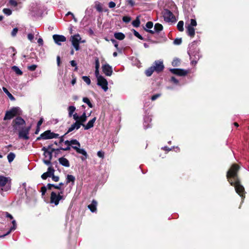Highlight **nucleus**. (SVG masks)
<instances>
[{
    "mask_svg": "<svg viewBox=\"0 0 249 249\" xmlns=\"http://www.w3.org/2000/svg\"><path fill=\"white\" fill-rule=\"evenodd\" d=\"M239 166L237 164H233L227 174V178L231 185L234 186L236 192L242 198L245 197L244 187L240 183V181L237 176V172Z\"/></svg>",
    "mask_w": 249,
    "mask_h": 249,
    "instance_id": "f257e3e1",
    "label": "nucleus"
},
{
    "mask_svg": "<svg viewBox=\"0 0 249 249\" xmlns=\"http://www.w3.org/2000/svg\"><path fill=\"white\" fill-rule=\"evenodd\" d=\"M12 179L9 177L0 175V194L3 196V193L11 189Z\"/></svg>",
    "mask_w": 249,
    "mask_h": 249,
    "instance_id": "f03ea898",
    "label": "nucleus"
},
{
    "mask_svg": "<svg viewBox=\"0 0 249 249\" xmlns=\"http://www.w3.org/2000/svg\"><path fill=\"white\" fill-rule=\"evenodd\" d=\"M64 190H62L60 192H52L50 196V203L54 204L55 206L58 205L60 201L64 200L65 199V196L63 195Z\"/></svg>",
    "mask_w": 249,
    "mask_h": 249,
    "instance_id": "7ed1b4c3",
    "label": "nucleus"
},
{
    "mask_svg": "<svg viewBox=\"0 0 249 249\" xmlns=\"http://www.w3.org/2000/svg\"><path fill=\"white\" fill-rule=\"evenodd\" d=\"M59 136V134L52 132L50 130H47L42 133L39 137H37L36 141H39L41 139L48 140L53 138H57Z\"/></svg>",
    "mask_w": 249,
    "mask_h": 249,
    "instance_id": "20e7f679",
    "label": "nucleus"
},
{
    "mask_svg": "<svg viewBox=\"0 0 249 249\" xmlns=\"http://www.w3.org/2000/svg\"><path fill=\"white\" fill-rule=\"evenodd\" d=\"M31 126L23 127L18 131V138L24 140H28L29 139V134L31 129Z\"/></svg>",
    "mask_w": 249,
    "mask_h": 249,
    "instance_id": "39448f33",
    "label": "nucleus"
},
{
    "mask_svg": "<svg viewBox=\"0 0 249 249\" xmlns=\"http://www.w3.org/2000/svg\"><path fill=\"white\" fill-rule=\"evenodd\" d=\"M12 123L14 128L18 130L25 124V121L21 117H18L13 120Z\"/></svg>",
    "mask_w": 249,
    "mask_h": 249,
    "instance_id": "423d86ee",
    "label": "nucleus"
},
{
    "mask_svg": "<svg viewBox=\"0 0 249 249\" xmlns=\"http://www.w3.org/2000/svg\"><path fill=\"white\" fill-rule=\"evenodd\" d=\"M188 53L190 56L192 65H196L197 60L200 58V55L197 51L192 52L191 50L188 51Z\"/></svg>",
    "mask_w": 249,
    "mask_h": 249,
    "instance_id": "0eeeda50",
    "label": "nucleus"
},
{
    "mask_svg": "<svg viewBox=\"0 0 249 249\" xmlns=\"http://www.w3.org/2000/svg\"><path fill=\"white\" fill-rule=\"evenodd\" d=\"M81 39V38L79 34L71 36V41L72 45L76 51L79 50V42Z\"/></svg>",
    "mask_w": 249,
    "mask_h": 249,
    "instance_id": "6e6552de",
    "label": "nucleus"
},
{
    "mask_svg": "<svg viewBox=\"0 0 249 249\" xmlns=\"http://www.w3.org/2000/svg\"><path fill=\"white\" fill-rule=\"evenodd\" d=\"M97 85L100 86L102 89L107 91L108 89V82L103 76H99L97 79Z\"/></svg>",
    "mask_w": 249,
    "mask_h": 249,
    "instance_id": "1a4fd4ad",
    "label": "nucleus"
},
{
    "mask_svg": "<svg viewBox=\"0 0 249 249\" xmlns=\"http://www.w3.org/2000/svg\"><path fill=\"white\" fill-rule=\"evenodd\" d=\"M18 111V108L14 107L12 108L11 110L6 111L4 117V120H7L11 119L17 114Z\"/></svg>",
    "mask_w": 249,
    "mask_h": 249,
    "instance_id": "9d476101",
    "label": "nucleus"
},
{
    "mask_svg": "<svg viewBox=\"0 0 249 249\" xmlns=\"http://www.w3.org/2000/svg\"><path fill=\"white\" fill-rule=\"evenodd\" d=\"M164 19L166 21H173L175 19L173 13L169 10L166 9L163 12Z\"/></svg>",
    "mask_w": 249,
    "mask_h": 249,
    "instance_id": "9b49d317",
    "label": "nucleus"
},
{
    "mask_svg": "<svg viewBox=\"0 0 249 249\" xmlns=\"http://www.w3.org/2000/svg\"><path fill=\"white\" fill-rule=\"evenodd\" d=\"M154 67V70L157 72H159L161 71L164 69V65L163 64V61L160 60H157L155 61L152 66Z\"/></svg>",
    "mask_w": 249,
    "mask_h": 249,
    "instance_id": "f8f14e48",
    "label": "nucleus"
},
{
    "mask_svg": "<svg viewBox=\"0 0 249 249\" xmlns=\"http://www.w3.org/2000/svg\"><path fill=\"white\" fill-rule=\"evenodd\" d=\"M53 38L54 42L58 45H61L62 42L66 41V37L63 35H54L53 36Z\"/></svg>",
    "mask_w": 249,
    "mask_h": 249,
    "instance_id": "ddd939ff",
    "label": "nucleus"
},
{
    "mask_svg": "<svg viewBox=\"0 0 249 249\" xmlns=\"http://www.w3.org/2000/svg\"><path fill=\"white\" fill-rule=\"evenodd\" d=\"M102 71L107 76H110L112 73V67L108 64L102 66Z\"/></svg>",
    "mask_w": 249,
    "mask_h": 249,
    "instance_id": "4468645a",
    "label": "nucleus"
},
{
    "mask_svg": "<svg viewBox=\"0 0 249 249\" xmlns=\"http://www.w3.org/2000/svg\"><path fill=\"white\" fill-rule=\"evenodd\" d=\"M170 71L172 73L179 76H184L187 74V71L182 69H172Z\"/></svg>",
    "mask_w": 249,
    "mask_h": 249,
    "instance_id": "2eb2a0df",
    "label": "nucleus"
},
{
    "mask_svg": "<svg viewBox=\"0 0 249 249\" xmlns=\"http://www.w3.org/2000/svg\"><path fill=\"white\" fill-rule=\"evenodd\" d=\"M54 169L50 166L48 168L47 171L42 175L41 178L43 179H46L48 177H51L52 175H53L54 174Z\"/></svg>",
    "mask_w": 249,
    "mask_h": 249,
    "instance_id": "dca6fc26",
    "label": "nucleus"
},
{
    "mask_svg": "<svg viewBox=\"0 0 249 249\" xmlns=\"http://www.w3.org/2000/svg\"><path fill=\"white\" fill-rule=\"evenodd\" d=\"M82 125L79 123L78 121L75 122L73 124L71 125V126L68 128V131L66 134H68L74 130H78L80 128Z\"/></svg>",
    "mask_w": 249,
    "mask_h": 249,
    "instance_id": "f3484780",
    "label": "nucleus"
},
{
    "mask_svg": "<svg viewBox=\"0 0 249 249\" xmlns=\"http://www.w3.org/2000/svg\"><path fill=\"white\" fill-rule=\"evenodd\" d=\"M96 120V118L94 117L92 119H91V120L89 121V122L87 123V124H83V126L84 127V129L88 130V129L92 128L94 125V124Z\"/></svg>",
    "mask_w": 249,
    "mask_h": 249,
    "instance_id": "a211bd4d",
    "label": "nucleus"
},
{
    "mask_svg": "<svg viewBox=\"0 0 249 249\" xmlns=\"http://www.w3.org/2000/svg\"><path fill=\"white\" fill-rule=\"evenodd\" d=\"M95 74L97 78V79H98L99 76H102V75H100L99 74V69L100 67V62H99L98 58L96 57L95 58Z\"/></svg>",
    "mask_w": 249,
    "mask_h": 249,
    "instance_id": "6ab92c4d",
    "label": "nucleus"
},
{
    "mask_svg": "<svg viewBox=\"0 0 249 249\" xmlns=\"http://www.w3.org/2000/svg\"><path fill=\"white\" fill-rule=\"evenodd\" d=\"M58 161L60 164H61L62 165H63L65 167H69L70 166V162H69V160L65 158H64V157L60 158L58 159Z\"/></svg>",
    "mask_w": 249,
    "mask_h": 249,
    "instance_id": "aec40b11",
    "label": "nucleus"
},
{
    "mask_svg": "<svg viewBox=\"0 0 249 249\" xmlns=\"http://www.w3.org/2000/svg\"><path fill=\"white\" fill-rule=\"evenodd\" d=\"M72 148L76 150V151L79 154H81L85 156V159H86L88 157L87 152L84 149H80V147L76 146H72Z\"/></svg>",
    "mask_w": 249,
    "mask_h": 249,
    "instance_id": "412c9836",
    "label": "nucleus"
},
{
    "mask_svg": "<svg viewBox=\"0 0 249 249\" xmlns=\"http://www.w3.org/2000/svg\"><path fill=\"white\" fill-rule=\"evenodd\" d=\"M187 29V33L188 36L191 37H194L195 34V31L194 27H191V26H187L186 27Z\"/></svg>",
    "mask_w": 249,
    "mask_h": 249,
    "instance_id": "4be33fe9",
    "label": "nucleus"
},
{
    "mask_svg": "<svg viewBox=\"0 0 249 249\" xmlns=\"http://www.w3.org/2000/svg\"><path fill=\"white\" fill-rule=\"evenodd\" d=\"M97 205V202L93 200H92L91 203L88 205V208L90 209L91 212L93 213L96 211Z\"/></svg>",
    "mask_w": 249,
    "mask_h": 249,
    "instance_id": "5701e85b",
    "label": "nucleus"
},
{
    "mask_svg": "<svg viewBox=\"0 0 249 249\" xmlns=\"http://www.w3.org/2000/svg\"><path fill=\"white\" fill-rule=\"evenodd\" d=\"M55 150H56V149L52 148L50 151L44 152V155L45 156V159H49V160H52L53 157V152H54Z\"/></svg>",
    "mask_w": 249,
    "mask_h": 249,
    "instance_id": "b1692460",
    "label": "nucleus"
},
{
    "mask_svg": "<svg viewBox=\"0 0 249 249\" xmlns=\"http://www.w3.org/2000/svg\"><path fill=\"white\" fill-rule=\"evenodd\" d=\"M87 119V116L85 112H84L81 116H79V119L78 122L83 126L84 123H85Z\"/></svg>",
    "mask_w": 249,
    "mask_h": 249,
    "instance_id": "393cba45",
    "label": "nucleus"
},
{
    "mask_svg": "<svg viewBox=\"0 0 249 249\" xmlns=\"http://www.w3.org/2000/svg\"><path fill=\"white\" fill-rule=\"evenodd\" d=\"M114 36L116 39L120 40H123L125 38V35L121 32L115 33Z\"/></svg>",
    "mask_w": 249,
    "mask_h": 249,
    "instance_id": "a878e982",
    "label": "nucleus"
},
{
    "mask_svg": "<svg viewBox=\"0 0 249 249\" xmlns=\"http://www.w3.org/2000/svg\"><path fill=\"white\" fill-rule=\"evenodd\" d=\"M75 179V178L73 176L71 175H67V178H66V184H67L71 182L72 184L73 185Z\"/></svg>",
    "mask_w": 249,
    "mask_h": 249,
    "instance_id": "bb28decb",
    "label": "nucleus"
},
{
    "mask_svg": "<svg viewBox=\"0 0 249 249\" xmlns=\"http://www.w3.org/2000/svg\"><path fill=\"white\" fill-rule=\"evenodd\" d=\"M68 110L69 112V117H71L76 110V107L73 106H71L68 107Z\"/></svg>",
    "mask_w": 249,
    "mask_h": 249,
    "instance_id": "cd10ccee",
    "label": "nucleus"
},
{
    "mask_svg": "<svg viewBox=\"0 0 249 249\" xmlns=\"http://www.w3.org/2000/svg\"><path fill=\"white\" fill-rule=\"evenodd\" d=\"M2 89H3V91L4 92V93L8 96V97L12 101H14L15 100V97L12 95L11 93H10L9 92V91L8 90V89L6 88L3 87L2 88Z\"/></svg>",
    "mask_w": 249,
    "mask_h": 249,
    "instance_id": "c85d7f7f",
    "label": "nucleus"
},
{
    "mask_svg": "<svg viewBox=\"0 0 249 249\" xmlns=\"http://www.w3.org/2000/svg\"><path fill=\"white\" fill-rule=\"evenodd\" d=\"M163 29V26L160 23H156L154 26V30L156 32L159 33Z\"/></svg>",
    "mask_w": 249,
    "mask_h": 249,
    "instance_id": "c756f323",
    "label": "nucleus"
},
{
    "mask_svg": "<svg viewBox=\"0 0 249 249\" xmlns=\"http://www.w3.org/2000/svg\"><path fill=\"white\" fill-rule=\"evenodd\" d=\"M151 120L149 117H146L144 118V121L143 123V126L145 129L149 127L151 125L149 124V122Z\"/></svg>",
    "mask_w": 249,
    "mask_h": 249,
    "instance_id": "7c9ffc66",
    "label": "nucleus"
},
{
    "mask_svg": "<svg viewBox=\"0 0 249 249\" xmlns=\"http://www.w3.org/2000/svg\"><path fill=\"white\" fill-rule=\"evenodd\" d=\"M154 71H155L154 70V67L151 66L145 71V73L146 76H150Z\"/></svg>",
    "mask_w": 249,
    "mask_h": 249,
    "instance_id": "2f4dec72",
    "label": "nucleus"
},
{
    "mask_svg": "<svg viewBox=\"0 0 249 249\" xmlns=\"http://www.w3.org/2000/svg\"><path fill=\"white\" fill-rule=\"evenodd\" d=\"M16 156L15 154L13 152H10L8 155H7V159L9 161V162L11 163L12 161H13L15 158Z\"/></svg>",
    "mask_w": 249,
    "mask_h": 249,
    "instance_id": "473e14b6",
    "label": "nucleus"
},
{
    "mask_svg": "<svg viewBox=\"0 0 249 249\" xmlns=\"http://www.w3.org/2000/svg\"><path fill=\"white\" fill-rule=\"evenodd\" d=\"M12 69L18 75H20L22 74V71L19 69L18 67L14 66L12 67Z\"/></svg>",
    "mask_w": 249,
    "mask_h": 249,
    "instance_id": "72a5a7b5",
    "label": "nucleus"
},
{
    "mask_svg": "<svg viewBox=\"0 0 249 249\" xmlns=\"http://www.w3.org/2000/svg\"><path fill=\"white\" fill-rule=\"evenodd\" d=\"M71 147L72 148V146H76L78 147H80V143L79 142L76 140H71Z\"/></svg>",
    "mask_w": 249,
    "mask_h": 249,
    "instance_id": "f704fd0d",
    "label": "nucleus"
},
{
    "mask_svg": "<svg viewBox=\"0 0 249 249\" xmlns=\"http://www.w3.org/2000/svg\"><path fill=\"white\" fill-rule=\"evenodd\" d=\"M184 22L183 21H179L177 24V28L179 31L182 32L183 28Z\"/></svg>",
    "mask_w": 249,
    "mask_h": 249,
    "instance_id": "c9c22d12",
    "label": "nucleus"
},
{
    "mask_svg": "<svg viewBox=\"0 0 249 249\" xmlns=\"http://www.w3.org/2000/svg\"><path fill=\"white\" fill-rule=\"evenodd\" d=\"M83 101L85 103H86L90 108H92L93 107L92 104L90 102L89 99L87 97H84L83 98Z\"/></svg>",
    "mask_w": 249,
    "mask_h": 249,
    "instance_id": "e433bc0d",
    "label": "nucleus"
},
{
    "mask_svg": "<svg viewBox=\"0 0 249 249\" xmlns=\"http://www.w3.org/2000/svg\"><path fill=\"white\" fill-rule=\"evenodd\" d=\"M13 226L10 228V229L7 231V234H10V232L16 230V222L15 220H13L12 222Z\"/></svg>",
    "mask_w": 249,
    "mask_h": 249,
    "instance_id": "4c0bfd02",
    "label": "nucleus"
},
{
    "mask_svg": "<svg viewBox=\"0 0 249 249\" xmlns=\"http://www.w3.org/2000/svg\"><path fill=\"white\" fill-rule=\"evenodd\" d=\"M140 21L138 19V18H137L136 19L133 21V22H132V25L135 27H138L140 26Z\"/></svg>",
    "mask_w": 249,
    "mask_h": 249,
    "instance_id": "58836bf2",
    "label": "nucleus"
},
{
    "mask_svg": "<svg viewBox=\"0 0 249 249\" xmlns=\"http://www.w3.org/2000/svg\"><path fill=\"white\" fill-rule=\"evenodd\" d=\"M3 12L4 14H5L7 16H10V15L12 14V11L10 9H8V8L3 9Z\"/></svg>",
    "mask_w": 249,
    "mask_h": 249,
    "instance_id": "ea45409f",
    "label": "nucleus"
},
{
    "mask_svg": "<svg viewBox=\"0 0 249 249\" xmlns=\"http://www.w3.org/2000/svg\"><path fill=\"white\" fill-rule=\"evenodd\" d=\"M82 79L88 85H89L91 83L90 78L86 76H83Z\"/></svg>",
    "mask_w": 249,
    "mask_h": 249,
    "instance_id": "a19ab883",
    "label": "nucleus"
},
{
    "mask_svg": "<svg viewBox=\"0 0 249 249\" xmlns=\"http://www.w3.org/2000/svg\"><path fill=\"white\" fill-rule=\"evenodd\" d=\"M95 8L98 12H101L103 11L102 5L99 2L96 4Z\"/></svg>",
    "mask_w": 249,
    "mask_h": 249,
    "instance_id": "79ce46f5",
    "label": "nucleus"
},
{
    "mask_svg": "<svg viewBox=\"0 0 249 249\" xmlns=\"http://www.w3.org/2000/svg\"><path fill=\"white\" fill-rule=\"evenodd\" d=\"M179 63H180V61L178 59H175L173 61L172 64L173 66H174V67H177L178 66Z\"/></svg>",
    "mask_w": 249,
    "mask_h": 249,
    "instance_id": "37998d69",
    "label": "nucleus"
},
{
    "mask_svg": "<svg viewBox=\"0 0 249 249\" xmlns=\"http://www.w3.org/2000/svg\"><path fill=\"white\" fill-rule=\"evenodd\" d=\"M111 41L114 44V46L117 49V50L119 51H121V50L118 47V43L117 41L114 39H111Z\"/></svg>",
    "mask_w": 249,
    "mask_h": 249,
    "instance_id": "c03bdc74",
    "label": "nucleus"
},
{
    "mask_svg": "<svg viewBox=\"0 0 249 249\" xmlns=\"http://www.w3.org/2000/svg\"><path fill=\"white\" fill-rule=\"evenodd\" d=\"M146 28L148 29H151L153 26V23L152 21H148L146 24Z\"/></svg>",
    "mask_w": 249,
    "mask_h": 249,
    "instance_id": "a18cd8bd",
    "label": "nucleus"
},
{
    "mask_svg": "<svg viewBox=\"0 0 249 249\" xmlns=\"http://www.w3.org/2000/svg\"><path fill=\"white\" fill-rule=\"evenodd\" d=\"M133 33H134V35L135 36L137 37L138 38H139L141 40L143 39V38L142 37V36L136 31L134 30Z\"/></svg>",
    "mask_w": 249,
    "mask_h": 249,
    "instance_id": "49530a36",
    "label": "nucleus"
},
{
    "mask_svg": "<svg viewBox=\"0 0 249 249\" xmlns=\"http://www.w3.org/2000/svg\"><path fill=\"white\" fill-rule=\"evenodd\" d=\"M197 25L196 21L194 19H191V23L188 26H191V27H194V26H196Z\"/></svg>",
    "mask_w": 249,
    "mask_h": 249,
    "instance_id": "de8ad7c7",
    "label": "nucleus"
},
{
    "mask_svg": "<svg viewBox=\"0 0 249 249\" xmlns=\"http://www.w3.org/2000/svg\"><path fill=\"white\" fill-rule=\"evenodd\" d=\"M9 3L10 5L15 7L18 5V2L16 0H9Z\"/></svg>",
    "mask_w": 249,
    "mask_h": 249,
    "instance_id": "09e8293b",
    "label": "nucleus"
},
{
    "mask_svg": "<svg viewBox=\"0 0 249 249\" xmlns=\"http://www.w3.org/2000/svg\"><path fill=\"white\" fill-rule=\"evenodd\" d=\"M36 68H37V65H35V64L28 66V69L31 71H35Z\"/></svg>",
    "mask_w": 249,
    "mask_h": 249,
    "instance_id": "8fccbe9b",
    "label": "nucleus"
},
{
    "mask_svg": "<svg viewBox=\"0 0 249 249\" xmlns=\"http://www.w3.org/2000/svg\"><path fill=\"white\" fill-rule=\"evenodd\" d=\"M181 42V38H176L174 41V44L175 45H180Z\"/></svg>",
    "mask_w": 249,
    "mask_h": 249,
    "instance_id": "3c124183",
    "label": "nucleus"
},
{
    "mask_svg": "<svg viewBox=\"0 0 249 249\" xmlns=\"http://www.w3.org/2000/svg\"><path fill=\"white\" fill-rule=\"evenodd\" d=\"M18 31V29L17 28H14L11 32V36L13 37L17 35Z\"/></svg>",
    "mask_w": 249,
    "mask_h": 249,
    "instance_id": "603ef678",
    "label": "nucleus"
},
{
    "mask_svg": "<svg viewBox=\"0 0 249 249\" xmlns=\"http://www.w3.org/2000/svg\"><path fill=\"white\" fill-rule=\"evenodd\" d=\"M130 18L127 16H124L123 18V21L125 23L129 22L130 21Z\"/></svg>",
    "mask_w": 249,
    "mask_h": 249,
    "instance_id": "864d4df0",
    "label": "nucleus"
},
{
    "mask_svg": "<svg viewBox=\"0 0 249 249\" xmlns=\"http://www.w3.org/2000/svg\"><path fill=\"white\" fill-rule=\"evenodd\" d=\"M64 185V183H63L62 182H61V183H59L58 185H54V188L56 189H58V190H60V191H61V190H63V189H61V186H62V185Z\"/></svg>",
    "mask_w": 249,
    "mask_h": 249,
    "instance_id": "5fc2aeb1",
    "label": "nucleus"
},
{
    "mask_svg": "<svg viewBox=\"0 0 249 249\" xmlns=\"http://www.w3.org/2000/svg\"><path fill=\"white\" fill-rule=\"evenodd\" d=\"M46 191L47 187L46 186H44L41 188V192L42 194V196H44L45 194Z\"/></svg>",
    "mask_w": 249,
    "mask_h": 249,
    "instance_id": "6e6d98bb",
    "label": "nucleus"
},
{
    "mask_svg": "<svg viewBox=\"0 0 249 249\" xmlns=\"http://www.w3.org/2000/svg\"><path fill=\"white\" fill-rule=\"evenodd\" d=\"M72 116H73V119L75 121V122L78 121L79 119V116L77 114V113H75L73 114Z\"/></svg>",
    "mask_w": 249,
    "mask_h": 249,
    "instance_id": "4d7b16f0",
    "label": "nucleus"
},
{
    "mask_svg": "<svg viewBox=\"0 0 249 249\" xmlns=\"http://www.w3.org/2000/svg\"><path fill=\"white\" fill-rule=\"evenodd\" d=\"M104 152L102 151H99L97 152V156L101 158H104Z\"/></svg>",
    "mask_w": 249,
    "mask_h": 249,
    "instance_id": "13d9d810",
    "label": "nucleus"
},
{
    "mask_svg": "<svg viewBox=\"0 0 249 249\" xmlns=\"http://www.w3.org/2000/svg\"><path fill=\"white\" fill-rule=\"evenodd\" d=\"M51 160H49V159H45L43 160V162L47 165H50L51 164Z\"/></svg>",
    "mask_w": 249,
    "mask_h": 249,
    "instance_id": "bf43d9fd",
    "label": "nucleus"
},
{
    "mask_svg": "<svg viewBox=\"0 0 249 249\" xmlns=\"http://www.w3.org/2000/svg\"><path fill=\"white\" fill-rule=\"evenodd\" d=\"M51 177L52 178V179L55 181V182H57V181H59V177L58 176H55L54 175V174H53V175H52Z\"/></svg>",
    "mask_w": 249,
    "mask_h": 249,
    "instance_id": "052dcab7",
    "label": "nucleus"
},
{
    "mask_svg": "<svg viewBox=\"0 0 249 249\" xmlns=\"http://www.w3.org/2000/svg\"><path fill=\"white\" fill-rule=\"evenodd\" d=\"M160 96V94H155L152 96L151 100L152 101H154V100H156L158 98H159Z\"/></svg>",
    "mask_w": 249,
    "mask_h": 249,
    "instance_id": "680f3d73",
    "label": "nucleus"
},
{
    "mask_svg": "<svg viewBox=\"0 0 249 249\" xmlns=\"http://www.w3.org/2000/svg\"><path fill=\"white\" fill-rule=\"evenodd\" d=\"M28 39L30 40L31 41H32L34 38V35L32 34H29L28 35Z\"/></svg>",
    "mask_w": 249,
    "mask_h": 249,
    "instance_id": "e2e57ef3",
    "label": "nucleus"
},
{
    "mask_svg": "<svg viewBox=\"0 0 249 249\" xmlns=\"http://www.w3.org/2000/svg\"><path fill=\"white\" fill-rule=\"evenodd\" d=\"M171 81L176 84H178V81L175 77L173 76L171 77Z\"/></svg>",
    "mask_w": 249,
    "mask_h": 249,
    "instance_id": "0e129e2a",
    "label": "nucleus"
},
{
    "mask_svg": "<svg viewBox=\"0 0 249 249\" xmlns=\"http://www.w3.org/2000/svg\"><path fill=\"white\" fill-rule=\"evenodd\" d=\"M115 5H116V4L113 1H110L108 3V6L110 8H114L115 6Z\"/></svg>",
    "mask_w": 249,
    "mask_h": 249,
    "instance_id": "69168bd1",
    "label": "nucleus"
},
{
    "mask_svg": "<svg viewBox=\"0 0 249 249\" xmlns=\"http://www.w3.org/2000/svg\"><path fill=\"white\" fill-rule=\"evenodd\" d=\"M70 149H71V147L70 146H67L65 148L60 147L59 149H56V150H64V151H68V150H70Z\"/></svg>",
    "mask_w": 249,
    "mask_h": 249,
    "instance_id": "338daca9",
    "label": "nucleus"
},
{
    "mask_svg": "<svg viewBox=\"0 0 249 249\" xmlns=\"http://www.w3.org/2000/svg\"><path fill=\"white\" fill-rule=\"evenodd\" d=\"M51 146L52 145H49L47 148H46L45 147H43L42 148V151H43L44 153L46 152H48L49 151L48 150L51 149Z\"/></svg>",
    "mask_w": 249,
    "mask_h": 249,
    "instance_id": "774afa93",
    "label": "nucleus"
}]
</instances>
